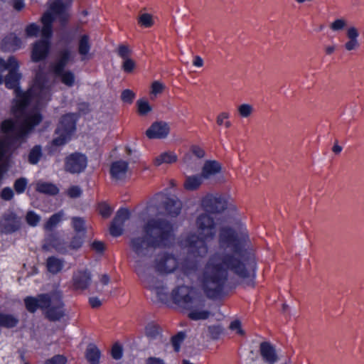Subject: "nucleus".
<instances>
[{
  "instance_id": "obj_55",
  "label": "nucleus",
  "mask_w": 364,
  "mask_h": 364,
  "mask_svg": "<svg viewBox=\"0 0 364 364\" xmlns=\"http://www.w3.org/2000/svg\"><path fill=\"white\" fill-rule=\"evenodd\" d=\"M146 364H165V363L159 358L150 357L146 360Z\"/></svg>"
},
{
  "instance_id": "obj_19",
  "label": "nucleus",
  "mask_w": 364,
  "mask_h": 364,
  "mask_svg": "<svg viewBox=\"0 0 364 364\" xmlns=\"http://www.w3.org/2000/svg\"><path fill=\"white\" fill-rule=\"evenodd\" d=\"M90 43L89 36L83 35L79 40L78 43V53L81 56L82 60H89L91 58L90 54Z\"/></svg>"
},
{
  "instance_id": "obj_28",
  "label": "nucleus",
  "mask_w": 364,
  "mask_h": 364,
  "mask_svg": "<svg viewBox=\"0 0 364 364\" xmlns=\"http://www.w3.org/2000/svg\"><path fill=\"white\" fill-rule=\"evenodd\" d=\"M253 105L248 103H243L237 107V112L239 115L242 118H247L250 117L254 112Z\"/></svg>"
},
{
  "instance_id": "obj_35",
  "label": "nucleus",
  "mask_w": 364,
  "mask_h": 364,
  "mask_svg": "<svg viewBox=\"0 0 364 364\" xmlns=\"http://www.w3.org/2000/svg\"><path fill=\"white\" fill-rule=\"evenodd\" d=\"M230 117V114L228 112H220L216 119L217 124L219 126L224 125L226 128H229L231 127V122L228 120Z\"/></svg>"
},
{
  "instance_id": "obj_14",
  "label": "nucleus",
  "mask_w": 364,
  "mask_h": 364,
  "mask_svg": "<svg viewBox=\"0 0 364 364\" xmlns=\"http://www.w3.org/2000/svg\"><path fill=\"white\" fill-rule=\"evenodd\" d=\"M169 132V127L166 122H155L146 132L149 139L165 138Z\"/></svg>"
},
{
  "instance_id": "obj_22",
  "label": "nucleus",
  "mask_w": 364,
  "mask_h": 364,
  "mask_svg": "<svg viewBox=\"0 0 364 364\" xmlns=\"http://www.w3.org/2000/svg\"><path fill=\"white\" fill-rule=\"evenodd\" d=\"M203 180V178L201 175L188 176L186 178L183 186L188 191H194L201 186Z\"/></svg>"
},
{
  "instance_id": "obj_20",
  "label": "nucleus",
  "mask_w": 364,
  "mask_h": 364,
  "mask_svg": "<svg viewBox=\"0 0 364 364\" xmlns=\"http://www.w3.org/2000/svg\"><path fill=\"white\" fill-rule=\"evenodd\" d=\"M178 156L173 151H164L157 156L154 161V165L172 164L177 161Z\"/></svg>"
},
{
  "instance_id": "obj_11",
  "label": "nucleus",
  "mask_w": 364,
  "mask_h": 364,
  "mask_svg": "<svg viewBox=\"0 0 364 364\" xmlns=\"http://www.w3.org/2000/svg\"><path fill=\"white\" fill-rule=\"evenodd\" d=\"M129 172L128 162L124 160L114 161L110 167L111 176L116 181L125 179L129 176Z\"/></svg>"
},
{
  "instance_id": "obj_43",
  "label": "nucleus",
  "mask_w": 364,
  "mask_h": 364,
  "mask_svg": "<svg viewBox=\"0 0 364 364\" xmlns=\"http://www.w3.org/2000/svg\"><path fill=\"white\" fill-rule=\"evenodd\" d=\"M121 97L124 102L130 104L134 99L135 94L130 90H125L122 92Z\"/></svg>"
},
{
  "instance_id": "obj_18",
  "label": "nucleus",
  "mask_w": 364,
  "mask_h": 364,
  "mask_svg": "<svg viewBox=\"0 0 364 364\" xmlns=\"http://www.w3.org/2000/svg\"><path fill=\"white\" fill-rule=\"evenodd\" d=\"M22 43L18 37L14 33H11L3 39L1 46L5 51H15L21 48Z\"/></svg>"
},
{
  "instance_id": "obj_47",
  "label": "nucleus",
  "mask_w": 364,
  "mask_h": 364,
  "mask_svg": "<svg viewBox=\"0 0 364 364\" xmlns=\"http://www.w3.org/2000/svg\"><path fill=\"white\" fill-rule=\"evenodd\" d=\"M65 363L66 358L64 356L57 355L47 360L46 364H65Z\"/></svg>"
},
{
  "instance_id": "obj_52",
  "label": "nucleus",
  "mask_w": 364,
  "mask_h": 364,
  "mask_svg": "<svg viewBox=\"0 0 364 364\" xmlns=\"http://www.w3.org/2000/svg\"><path fill=\"white\" fill-rule=\"evenodd\" d=\"M13 196L14 192L10 188H4L1 193V197L6 200H11Z\"/></svg>"
},
{
  "instance_id": "obj_6",
  "label": "nucleus",
  "mask_w": 364,
  "mask_h": 364,
  "mask_svg": "<svg viewBox=\"0 0 364 364\" xmlns=\"http://www.w3.org/2000/svg\"><path fill=\"white\" fill-rule=\"evenodd\" d=\"M181 202L176 198H168L164 193L156 194L148 203L143 214L144 225L151 219L166 221L158 217L160 215L168 214L172 217L178 215L181 212Z\"/></svg>"
},
{
  "instance_id": "obj_44",
  "label": "nucleus",
  "mask_w": 364,
  "mask_h": 364,
  "mask_svg": "<svg viewBox=\"0 0 364 364\" xmlns=\"http://www.w3.org/2000/svg\"><path fill=\"white\" fill-rule=\"evenodd\" d=\"M99 211L103 217L107 218L111 215L112 210L109 205L103 203L99 205Z\"/></svg>"
},
{
  "instance_id": "obj_34",
  "label": "nucleus",
  "mask_w": 364,
  "mask_h": 364,
  "mask_svg": "<svg viewBox=\"0 0 364 364\" xmlns=\"http://www.w3.org/2000/svg\"><path fill=\"white\" fill-rule=\"evenodd\" d=\"M138 112L141 115H145L151 110L149 103L145 100H139L136 102Z\"/></svg>"
},
{
  "instance_id": "obj_49",
  "label": "nucleus",
  "mask_w": 364,
  "mask_h": 364,
  "mask_svg": "<svg viewBox=\"0 0 364 364\" xmlns=\"http://www.w3.org/2000/svg\"><path fill=\"white\" fill-rule=\"evenodd\" d=\"M91 248L97 253H102L105 250V244L98 240H95L91 244Z\"/></svg>"
},
{
  "instance_id": "obj_38",
  "label": "nucleus",
  "mask_w": 364,
  "mask_h": 364,
  "mask_svg": "<svg viewBox=\"0 0 364 364\" xmlns=\"http://www.w3.org/2000/svg\"><path fill=\"white\" fill-rule=\"evenodd\" d=\"M346 25L347 22L345 19L337 18L331 23L329 27L333 31L337 32L344 29Z\"/></svg>"
},
{
  "instance_id": "obj_3",
  "label": "nucleus",
  "mask_w": 364,
  "mask_h": 364,
  "mask_svg": "<svg viewBox=\"0 0 364 364\" xmlns=\"http://www.w3.org/2000/svg\"><path fill=\"white\" fill-rule=\"evenodd\" d=\"M197 234L188 235L181 241V246L187 249L195 257H203L208 253L206 241L213 239L216 234V223L208 213L200 214L196 222Z\"/></svg>"
},
{
  "instance_id": "obj_27",
  "label": "nucleus",
  "mask_w": 364,
  "mask_h": 364,
  "mask_svg": "<svg viewBox=\"0 0 364 364\" xmlns=\"http://www.w3.org/2000/svg\"><path fill=\"white\" fill-rule=\"evenodd\" d=\"M129 211L126 208H120L113 221L124 228L125 222L129 218Z\"/></svg>"
},
{
  "instance_id": "obj_36",
  "label": "nucleus",
  "mask_w": 364,
  "mask_h": 364,
  "mask_svg": "<svg viewBox=\"0 0 364 364\" xmlns=\"http://www.w3.org/2000/svg\"><path fill=\"white\" fill-rule=\"evenodd\" d=\"M41 156V149L38 146H35L31 149L28 156L29 162L32 164H36L38 162Z\"/></svg>"
},
{
  "instance_id": "obj_1",
  "label": "nucleus",
  "mask_w": 364,
  "mask_h": 364,
  "mask_svg": "<svg viewBox=\"0 0 364 364\" xmlns=\"http://www.w3.org/2000/svg\"><path fill=\"white\" fill-rule=\"evenodd\" d=\"M142 230V236L131 238L129 257L144 285L153 291L161 301L167 299L166 287L151 276L154 272L168 274L179 269L191 280L197 277L208 296L212 298L220 293L229 273L247 279L248 284L255 277L256 263L250 250V240L245 228L239 231L223 228L219 234L218 247L210 253L200 273L198 271L197 261L191 259L193 256L190 253L188 258L181 263L174 255L167 252L159 254L154 262H150L154 249L166 247L173 242V228L170 223L151 219L143 225Z\"/></svg>"
},
{
  "instance_id": "obj_57",
  "label": "nucleus",
  "mask_w": 364,
  "mask_h": 364,
  "mask_svg": "<svg viewBox=\"0 0 364 364\" xmlns=\"http://www.w3.org/2000/svg\"><path fill=\"white\" fill-rule=\"evenodd\" d=\"M12 7L17 11H21L24 7L25 4L23 1H11Z\"/></svg>"
},
{
  "instance_id": "obj_7",
  "label": "nucleus",
  "mask_w": 364,
  "mask_h": 364,
  "mask_svg": "<svg viewBox=\"0 0 364 364\" xmlns=\"http://www.w3.org/2000/svg\"><path fill=\"white\" fill-rule=\"evenodd\" d=\"M77 116L75 114H67L62 117L56 129L57 136L53 139L50 144V151H55L56 147L65 144L71 139L75 130V122Z\"/></svg>"
},
{
  "instance_id": "obj_17",
  "label": "nucleus",
  "mask_w": 364,
  "mask_h": 364,
  "mask_svg": "<svg viewBox=\"0 0 364 364\" xmlns=\"http://www.w3.org/2000/svg\"><path fill=\"white\" fill-rule=\"evenodd\" d=\"M221 171L220 164L216 161H206L203 166L201 176L203 179H209Z\"/></svg>"
},
{
  "instance_id": "obj_8",
  "label": "nucleus",
  "mask_w": 364,
  "mask_h": 364,
  "mask_svg": "<svg viewBox=\"0 0 364 364\" xmlns=\"http://www.w3.org/2000/svg\"><path fill=\"white\" fill-rule=\"evenodd\" d=\"M70 57V51L65 50L60 53L59 60L52 66V71L59 77L61 82L68 87H72L75 82V75L71 71L65 70L64 68Z\"/></svg>"
},
{
  "instance_id": "obj_60",
  "label": "nucleus",
  "mask_w": 364,
  "mask_h": 364,
  "mask_svg": "<svg viewBox=\"0 0 364 364\" xmlns=\"http://www.w3.org/2000/svg\"><path fill=\"white\" fill-rule=\"evenodd\" d=\"M342 147L338 144L337 142H336L333 146V151L336 154H338L341 152L342 151Z\"/></svg>"
},
{
  "instance_id": "obj_9",
  "label": "nucleus",
  "mask_w": 364,
  "mask_h": 364,
  "mask_svg": "<svg viewBox=\"0 0 364 364\" xmlns=\"http://www.w3.org/2000/svg\"><path fill=\"white\" fill-rule=\"evenodd\" d=\"M87 164V159L85 155L75 153L65 159V168L72 173H78L84 171Z\"/></svg>"
},
{
  "instance_id": "obj_33",
  "label": "nucleus",
  "mask_w": 364,
  "mask_h": 364,
  "mask_svg": "<svg viewBox=\"0 0 364 364\" xmlns=\"http://www.w3.org/2000/svg\"><path fill=\"white\" fill-rule=\"evenodd\" d=\"M138 22L140 26L146 28L151 27L154 23L152 16L147 13L141 14L139 16Z\"/></svg>"
},
{
  "instance_id": "obj_21",
  "label": "nucleus",
  "mask_w": 364,
  "mask_h": 364,
  "mask_svg": "<svg viewBox=\"0 0 364 364\" xmlns=\"http://www.w3.org/2000/svg\"><path fill=\"white\" fill-rule=\"evenodd\" d=\"M85 358L90 364L100 363V351L95 344L90 343L87 346Z\"/></svg>"
},
{
  "instance_id": "obj_54",
  "label": "nucleus",
  "mask_w": 364,
  "mask_h": 364,
  "mask_svg": "<svg viewBox=\"0 0 364 364\" xmlns=\"http://www.w3.org/2000/svg\"><path fill=\"white\" fill-rule=\"evenodd\" d=\"M89 303L92 308H97L101 306L102 302L97 297H90L89 299Z\"/></svg>"
},
{
  "instance_id": "obj_48",
  "label": "nucleus",
  "mask_w": 364,
  "mask_h": 364,
  "mask_svg": "<svg viewBox=\"0 0 364 364\" xmlns=\"http://www.w3.org/2000/svg\"><path fill=\"white\" fill-rule=\"evenodd\" d=\"M124 60V63L122 65V68H123L124 70L126 72H129V73L132 72L135 67L134 62L129 58H125Z\"/></svg>"
},
{
  "instance_id": "obj_5",
  "label": "nucleus",
  "mask_w": 364,
  "mask_h": 364,
  "mask_svg": "<svg viewBox=\"0 0 364 364\" xmlns=\"http://www.w3.org/2000/svg\"><path fill=\"white\" fill-rule=\"evenodd\" d=\"M26 309L34 313L38 309L43 311L46 318L57 321L64 316L63 304L61 296L58 292L42 294L37 296H27L24 299Z\"/></svg>"
},
{
  "instance_id": "obj_51",
  "label": "nucleus",
  "mask_w": 364,
  "mask_h": 364,
  "mask_svg": "<svg viewBox=\"0 0 364 364\" xmlns=\"http://www.w3.org/2000/svg\"><path fill=\"white\" fill-rule=\"evenodd\" d=\"M112 356L118 360L122 356V349L119 345H114L112 348Z\"/></svg>"
},
{
  "instance_id": "obj_56",
  "label": "nucleus",
  "mask_w": 364,
  "mask_h": 364,
  "mask_svg": "<svg viewBox=\"0 0 364 364\" xmlns=\"http://www.w3.org/2000/svg\"><path fill=\"white\" fill-rule=\"evenodd\" d=\"M193 65L197 68H201L203 65V60L199 55H196L193 58Z\"/></svg>"
},
{
  "instance_id": "obj_29",
  "label": "nucleus",
  "mask_w": 364,
  "mask_h": 364,
  "mask_svg": "<svg viewBox=\"0 0 364 364\" xmlns=\"http://www.w3.org/2000/svg\"><path fill=\"white\" fill-rule=\"evenodd\" d=\"M50 245L60 253L65 254L68 252L65 242L59 238L54 237L50 240Z\"/></svg>"
},
{
  "instance_id": "obj_45",
  "label": "nucleus",
  "mask_w": 364,
  "mask_h": 364,
  "mask_svg": "<svg viewBox=\"0 0 364 364\" xmlns=\"http://www.w3.org/2000/svg\"><path fill=\"white\" fill-rule=\"evenodd\" d=\"M230 328L232 331H235V333H237L238 335H244V331L242 329L241 323L238 320H235L232 321L230 324Z\"/></svg>"
},
{
  "instance_id": "obj_30",
  "label": "nucleus",
  "mask_w": 364,
  "mask_h": 364,
  "mask_svg": "<svg viewBox=\"0 0 364 364\" xmlns=\"http://www.w3.org/2000/svg\"><path fill=\"white\" fill-rule=\"evenodd\" d=\"M72 226L75 232L84 233L85 231V220L82 218L73 217L72 218Z\"/></svg>"
},
{
  "instance_id": "obj_32",
  "label": "nucleus",
  "mask_w": 364,
  "mask_h": 364,
  "mask_svg": "<svg viewBox=\"0 0 364 364\" xmlns=\"http://www.w3.org/2000/svg\"><path fill=\"white\" fill-rule=\"evenodd\" d=\"M165 88V85L159 82L154 81L151 86V99H154L158 95L161 94Z\"/></svg>"
},
{
  "instance_id": "obj_50",
  "label": "nucleus",
  "mask_w": 364,
  "mask_h": 364,
  "mask_svg": "<svg viewBox=\"0 0 364 364\" xmlns=\"http://www.w3.org/2000/svg\"><path fill=\"white\" fill-rule=\"evenodd\" d=\"M83 240L80 237H74L69 245V247L73 250L79 249L82 245Z\"/></svg>"
},
{
  "instance_id": "obj_37",
  "label": "nucleus",
  "mask_w": 364,
  "mask_h": 364,
  "mask_svg": "<svg viewBox=\"0 0 364 364\" xmlns=\"http://www.w3.org/2000/svg\"><path fill=\"white\" fill-rule=\"evenodd\" d=\"M41 216L34 211H28L26 216L27 223L33 227L36 226L41 220Z\"/></svg>"
},
{
  "instance_id": "obj_41",
  "label": "nucleus",
  "mask_w": 364,
  "mask_h": 364,
  "mask_svg": "<svg viewBox=\"0 0 364 364\" xmlns=\"http://www.w3.org/2000/svg\"><path fill=\"white\" fill-rule=\"evenodd\" d=\"M222 332L223 328L220 325L210 326L208 327L209 335L213 339L218 338Z\"/></svg>"
},
{
  "instance_id": "obj_63",
  "label": "nucleus",
  "mask_w": 364,
  "mask_h": 364,
  "mask_svg": "<svg viewBox=\"0 0 364 364\" xmlns=\"http://www.w3.org/2000/svg\"><path fill=\"white\" fill-rule=\"evenodd\" d=\"M284 364H289V363H284Z\"/></svg>"
},
{
  "instance_id": "obj_58",
  "label": "nucleus",
  "mask_w": 364,
  "mask_h": 364,
  "mask_svg": "<svg viewBox=\"0 0 364 364\" xmlns=\"http://www.w3.org/2000/svg\"><path fill=\"white\" fill-rule=\"evenodd\" d=\"M192 152L198 157L202 158L204 156V151L198 146H193Z\"/></svg>"
},
{
  "instance_id": "obj_12",
  "label": "nucleus",
  "mask_w": 364,
  "mask_h": 364,
  "mask_svg": "<svg viewBox=\"0 0 364 364\" xmlns=\"http://www.w3.org/2000/svg\"><path fill=\"white\" fill-rule=\"evenodd\" d=\"M259 353L263 361L268 364H274L279 360V356L274 346L269 342L261 343Z\"/></svg>"
},
{
  "instance_id": "obj_42",
  "label": "nucleus",
  "mask_w": 364,
  "mask_h": 364,
  "mask_svg": "<svg viewBox=\"0 0 364 364\" xmlns=\"http://www.w3.org/2000/svg\"><path fill=\"white\" fill-rule=\"evenodd\" d=\"M124 228L112 221L109 232L112 236L118 237L122 234Z\"/></svg>"
},
{
  "instance_id": "obj_39",
  "label": "nucleus",
  "mask_w": 364,
  "mask_h": 364,
  "mask_svg": "<svg viewBox=\"0 0 364 364\" xmlns=\"http://www.w3.org/2000/svg\"><path fill=\"white\" fill-rule=\"evenodd\" d=\"M185 337V333L183 332H180L172 338L171 342L176 352L179 351L181 348V345Z\"/></svg>"
},
{
  "instance_id": "obj_59",
  "label": "nucleus",
  "mask_w": 364,
  "mask_h": 364,
  "mask_svg": "<svg viewBox=\"0 0 364 364\" xmlns=\"http://www.w3.org/2000/svg\"><path fill=\"white\" fill-rule=\"evenodd\" d=\"M336 50V46L334 45L328 46L325 48V51L327 55L332 54Z\"/></svg>"
},
{
  "instance_id": "obj_46",
  "label": "nucleus",
  "mask_w": 364,
  "mask_h": 364,
  "mask_svg": "<svg viewBox=\"0 0 364 364\" xmlns=\"http://www.w3.org/2000/svg\"><path fill=\"white\" fill-rule=\"evenodd\" d=\"M81 193H82V190L77 186H71L68 190V195L70 198H77V197L80 196Z\"/></svg>"
},
{
  "instance_id": "obj_26",
  "label": "nucleus",
  "mask_w": 364,
  "mask_h": 364,
  "mask_svg": "<svg viewBox=\"0 0 364 364\" xmlns=\"http://www.w3.org/2000/svg\"><path fill=\"white\" fill-rule=\"evenodd\" d=\"M64 216V213L63 211H60L57 213L53 215L46 223L44 225V229L46 230H52L54 229L63 220Z\"/></svg>"
},
{
  "instance_id": "obj_4",
  "label": "nucleus",
  "mask_w": 364,
  "mask_h": 364,
  "mask_svg": "<svg viewBox=\"0 0 364 364\" xmlns=\"http://www.w3.org/2000/svg\"><path fill=\"white\" fill-rule=\"evenodd\" d=\"M167 299H170L178 307L188 311V317L192 320H204L209 317L210 311L205 309L204 298L193 288L186 285L175 287L168 296L166 289Z\"/></svg>"
},
{
  "instance_id": "obj_61",
  "label": "nucleus",
  "mask_w": 364,
  "mask_h": 364,
  "mask_svg": "<svg viewBox=\"0 0 364 364\" xmlns=\"http://www.w3.org/2000/svg\"><path fill=\"white\" fill-rule=\"evenodd\" d=\"M109 282V277L107 274H103L100 277V282L103 285L108 284Z\"/></svg>"
},
{
  "instance_id": "obj_62",
  "label": "nucleus",
  "mask_w": 364,
  "mask_h": 364,
  "mask_svg": "<svg viewBox=\"0 0 364 364\" xmlns=\"http://www.w3.org/2000/svg\"><path fill=\"white\" fill-rule=\"evenodd\" d=\"M189 159V156H186L184 159L186 163H188V159Z\"/></svg>"
},
{
  "instance_id": "obj_25",
  "label": "nucleus",
  "mask_w": 364,
  "mask_h": 364,
  "mask_svg": "<svg viewBox=\"0 0 364 364\" xmlns=\"http://www.w3.org/2000/svg\"><path fill=\"white\" fill-rule=\"evenodd\" d=\"M18 320L12 314L0 313V326L13 328L17 325Z\"/></svg>"
},
{
  "instance_id": "obj_15",
  "label": "nucleus",
  "mask_w": 364,
  "mask_h": 364,
  "mask_svg": "<svg viewBox=\"0 0 364 364\" xmlns=\"http://www.w3.org/2000/svg\"><path fill=\"white\" fill-rule=\"evenodd\" d=\"M73 286L76 289H85L91 282V275L87 270H80L74 273L73 277Z\"/></svg>"
},
{
  "instance_id": "obj_53",
  "label": "nucleus",
  "mask_w": 364,
  "mask_h": 364,
  "mask_svg": "<svg viewBox=\"0 0 364 364\" xmlns=\"http://www.w3.org/2000/svg\"><path fill=\"white\" fill-rule=\"evenodd\" d=\"M130 53L129 48L126 46H120L118 49V54L123 59L128 58V55Z\"/></svg>"
},
{
  "instance_id": "obj_40",
  "label": "nucleus",
  "mask_w": 364,
  "mask_h": 364,
  "mask_svg": "<svg viewBox=\"0 0 364 364\" xmlns=\"http://www.w3.org/2000/svg\"><path fill=\"white\" fill-rule=\"evenodd\" d=\"M27 186V181L24 178L16 180L14 183V188L17 193L21 194L24 192Z\"/></svg>"
},
{
  "instance_id": "obj_31",
  "label": "nucleus",
  "mask_w": 364,
  "mask_h": 364,
  "mask_svg": "<svg viewBox=\"0 0 364 364\" xmlns=\"http://www.w3.org/2000/svg\"><path fill=\"white\" fill-rule=\"evenodd\" d=\"M144 333L146 336L154 338L159 334V328L156 324L149 323L146 326Z\"/></svg>"
},
{
  "instance_id": "obj_23",
  "label": "nucleus",
  "mask_w": 364,
  "mask_h": 364,
  "mask_svg": "<svg viewBox=\"0 0 364 364\" xmlns=\"http://www.w3.org/2000/svg\"><path fill=\"white\" fill-rule=\"evenodd\" d=\"M64 260L56 257H49L47 259V269L52 274H57L60 272L64 267Z\"/></svg>"
},
{
  "instance_id": "obj_24",
  "label": "nucleus",
  "mask_w": 364,
  "mask_h": 364,
  "mask_svg": "<svg viewBox=\"0 0 364 364\" xmlns=\"http://www.w3.org/2000/svg\"><path fill=\"white\" fill-rule=\"evenodd\" d=\"M36 191L46 194L56 195L59 189L55 185L51 183L38 181L36 183Z\"/></svg>"
},
{
  "instance_id": "obj_13",
  "label": "nucleus",
  "mask_w": 364,
  "mask_h": 364,
  "mask_svg": "<svg viewBox=\"0 0 364 364\" xmlns=\"http://www.w3.org/2000/svg\"><path fill=\"white\" fill-rule=\"evenodd\" d=\"M20 227V220L14 213H9L4 215L0 221L1 232L10 233L17 230Z\"/></svg>"
},
{
  "instance_id": "obj_2",
  "label": "nucleus",
  "mask_w": 364,
  "mask_h": 364,
  "mask_svg": "<svg viewBox=\"0 0 364 364\" xmlns=\"http://www.w3.org/2000/svg\"><path fill=\"white\" fill-rule=\"evenodd\" d=\"M69 18V4L67 1H53L50 9L41 17L43 27L35 23L28 24L25 32L28 37H36L41 32L42 38L37 41L33 47L31 58L33 61H39L46 57L50 48V40L52 36V23L59 21L64 23Z\"/></svg>"
},
{
  "instance_id": "obj_16",
  "label": "nucleus",
  "mask_w": 364,
  "mask_h": 364,
  "mask_svg": "<svg viewBox=\"0 0 364 364\" xmlns=\"http://www.w3.org/2000/svg\"><path fill=\"white\" fill-rule=\"evenodd\" d=\"M348 41L344 44V48L347 51L355 50L360 47L358 41L359 32L354 26L349 27L346 31Z\"/></svg>"
},
{
  "instance_id": "obj_10",
  "label": "nucleus",
  "mask_w": 364,
  "mask_h": 364,
  "mask_svg": "<svg viewBox=\"0 0 364 364\" xmlns=\"http://www.w3.org/2000/svg\"><path fill=\"white\" fill-rule=\"evenodd\" d=\"M202 206L206 212L218 213L225 208L226 202L220 196L208 195L203 199Z\"/></svg>"
}]
</instances>
